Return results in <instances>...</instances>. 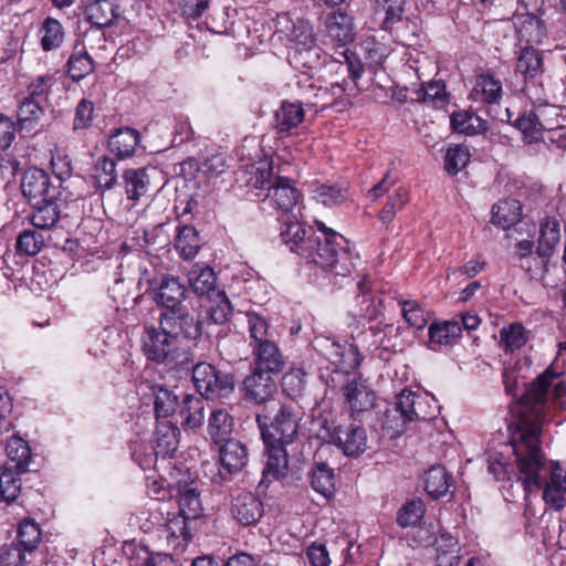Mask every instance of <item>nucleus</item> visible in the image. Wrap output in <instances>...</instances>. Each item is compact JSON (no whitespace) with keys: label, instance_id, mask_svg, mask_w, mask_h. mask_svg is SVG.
Here are the masks:
<instances>
[{"label":"nucleus","instance_id":"obj_1","mask_svg":"<svg viewBox=\"0 0 566 566\" xmlns=\"http://www.w3.org/2000/svg\"><path fill=\"white\" fill-rule=\"evenodd\" d=\"M281 238L290 250L335 276L349 277L358 271L360 258L347 245L345 238L317 222L318 233L300 223L296 216L280 219Z\"/></svg>","mask_w":566,"mask_h":566},{"label":"nucleus","instance_id":"obj_2","mask_svg":"<svg viewBox=\"0 0 566 566\" xmlns=\"http://www.w3.org/2000/svg\"><path fill=\"white\" fill-rule=\"evenodd\" d=\"M558 377L559 373L548 367L533 381V486L543 490L545 504L555 511H560L566 505V468L557 461L548 460L538 447L537 422L543 420L535 403L546 399L551 386L555 399L566 394V385L557 380Z\"/></svg>","mask_w":566,"mask_h":566},{"label":"nucleus","instance_id":"obj_3","mask_svg":"<svg viewBox=\"0 0 566 566\" xmlns=\"http://www.w3.org/2000/svg\"><path fill=\"white\" fill-rule=\"evenodd\" d=\"M516 370L503 374L505 390L514 398L509 423L510 444L516 462V484L524 491L525 500L531 493V384L520 382Z\"/></svg>","mask_w":566,"mask_h":566},{"label":"nucleus","instance_id":"obj_4","mask_svg":"<svg viewBox=\"0 0 566 566\" xmlns=\"http://www.w3.org/2000/svg\"><path fill=\"white\" fill-rule=\"evenodd\" d=\"M302 419L301 408L285 403H279L273 416L265 412L256 415L255 420L268 454L263 470L265 476L280 479L285 474L289 462L286 446L297 439Z\"/></svg>","mask_w":566,"mask_h":566},{"label":"nucleus","instance_id":"obj_5","mask_svg":"<svg viewBox=\"0 0 566 566\" xmlns=\"http://www.w3.org/2000/svg\"><path fill=\"white\" fill-rule=\"evenodd\" d=\"M274 35L286 41L287 61L295 67L316 69L321 65V49L308 20L290 12L277 13L273 20Z\"/></svg>","mask_w":566,"mask_h":566},{"label":"nucleus","instance_id":"obj_6","mask_svg":"<svg viewBox=\"0 0 566 566\" xmlns=\"http://www.w3.org/2000/svg\"><path fill=\"white\" fill-rule=\"evenodd\" d=\"M249 346L255 363V368L268 373L279 374L285 367V357L277 343L273 339V332L268 321L255 312L245 313Z\"/></svg>","mask_w":566,"mask_h":566},{"label":"nucleus","instance_id":"obj_7","mask_svg":"<svg viewBox=\"0 0 566 566\" xmlns=\"http://www.w3.org/2000/svg\"><path fill=\"white\" fill-rule=\"evenodd\" d=\"M142 349L148 360L156 364H177L180 339L159 324L146 326L142 335Z\"/></svg>","mask_w":566,"mask_h":566},{"label":"nucleus","instance_id":"obj_8","mask_svg":"<svg viewBox=\"0 0 566 566\" xmlns=\"http://www.w3.org/2000/svg\"><path fill=\"white\" fill-rule=\"evenodd\" d=\"M61 186V176L52 179L45 170L35 167L27 169L21 180L22 193L30 205H39L49 198L59 199Z\"/></svg>","mask_w":566,"mask_h":566},{"label":"nucleus","instance_id":"obj_9","mask_svg":"<svg viewBox=\"0 0 566 566\" xmlns=\"http://www.w3.org/2000/svg\"><path fill=\"white\" fill-rule=\"evenodd\" d=\"M158 323L165 331L180 339H197L202 334V324L198 316L189 312L182 304L175 308L163 311L159 314Z\"/></svg>","mask_w":566,"mask_h":566},{"label":"nucleus","instance_id":"obj_10","mask_svg":"<svg viewBox=\"0 0 566 566\" xmlns=\"http://www.w3.org/2000/svg\"><path fill=\"white\" fill-rule=\"evenodd\" d=\"M83 17L94 29H109L125 19V8L120 0H87Z\"/></svg>","mask_w":566,"mask_h":566},{"label":"nucleus","instance_id":"obj_11","mask_svg":"<svg viewBox=\"0 0 566 566\" xmlns=\"http://www.w3.org/2000/svg\"><path fill=\"white\" fill-rule=\"evenodd\" d=\"M300 196L293 180L277 176L273 185L268 188L265 199L270 206L282 212L281 219H284L287 216H294L293 211L297 208Z\"/></svg>","mask_w":566,"mask_h":566},{"label":"nucleus","instance_id":"obj_12","mask_svg":"<svg viewBox=\"0 0 566 566\" xmlns=\"http://www.w3.org/2000/svg\"><path fill=\"white\" fill-rule=\"evenodd\" d=\"M151 300L164 311L182 305L187 295V287L179 277L163 276L158 282L153 283L149 289Z\"/></svg>","mask_w":566,"mask_h":566},{"label":"nucleus","instance_id":"obj_13","mask_svg":"<svg viewBox=\"0 0 566 566\" xmlns=\"http://www.w3.org/2000/svg\"><path fill=\"white\" fill-rule=\"evenodd\" d=\"M263 503L252 492L237 491L231 496V516L241 525H255L263 515Z\"/></svg>","mask_w":566,"mask_h":566},{"label":"nucleus","instance_id":"obj_14","mask_svg":"<svg viewBox=\"0 0 566 566\" xmlns=\"http://www.w3.org/2000/svg\"><path fill=\"white\" fill-rule=\"evenodd\" d=\"M331 441L348 457H357L367 449L365 429L354 423L335 427L331 433Z\"/></svg>","mask_w":566,"mask_h":566},{"label":"nucleus","instance_id":"obj_15","mask_svg":"<svg viewBox=\"0 0 566 566\" xmlns=\"http://www.w3.org/2000/svg\"><path fill=\"white\" fill-rule=\"evenodd\" d=\"M271 374L261 368L252 369L243 380L244 396L248 400L261 405L272 398L276 392V382Z\"/></svg>","mask_w":566,"mask_h":566},{"label":"nucleus","instance_id":"obj_16","mask_svg":"<svg viewBox=\"0 0 566 566\" xmlns=\"http://www.w3.org/2000/svg\"><path fill=\"white\" fill-rule=\"evenodd\" d=\"M545 111L537 109L533 112V143L543 142L555 145L557 149H566V128L562 126H552L551 120L545 118Z\"/></svg>","mask_w":566,"mask_h":566},{"label":"nucleus","instance_id":"obj_17","mask_svg":"<svg viewBox=\"0 0 566 566\" xmlns=\"http://www.w3.org/2000/svg\"><path fill=\"white\" fill-rule=\"evenodd\" d=\"M343 392L353 413L368 411L375 405V392L360 377L347 380L343 387Z\"/></svg>","mask_w":566,"mask_h":566},{"label":"nucleus","instance_id":"obj_18","mask_svg":"<svg viewBox=\"0 0 566 566\" xmlns=\"http://www.w3.org/2000/svg\"><path fill=\"white\" fill-rule=\"evenodd\" d=\"M327 38L336 45H346L355 38L353 18L342 10L333 11L324 21Z\"/></svg>","mask_w":566,"mask_h":566},{"label":"nucleus","instance_id":"obj_19","mask_svg":"<svg viewBox=\"0 0 566 566\" xmlns=\"http://www.w3.org/2000/svg\"><path fill=\"white\" fill-rule=\"evenodd\" d=\"M220 464L230 474L243 470L248 463L249 453L244 443L237 439H230L220 443Z\"/></svg>","mask_w":566,"mask_h":566},{"label":"nucleus","instance_id":"obj_20","mask_svg":"<svg viewBox=\"0 0 566 566\" xmlns=\"http://www.w3.org/2000/svg\"><path fill=\"white\" fill-rule=\"evenodd\" d=\"M328 359L335 366L336 374L349 375L360 366L363 356L355 344L332 343Z\"/></svg>","mask_w":566,"mask_h":566},{"label":"nucleus","instance_id":"obj_21","mask_svg":"<svg viewBox=\"0 0 566 566\" xmlns=\"http://www.w3.org/2000/svg\"><path fill=\"white\" fill-rule=\"evenodd\" d=\"M296 85L301 104L323 109L333 103L328 88L316 85L306 73L298 77Z\"/></svg>","mask_w":566,"mask_h":566},{"label":"nucleus","instance_id":"obj_22","mask_svg":"<svg viewBox=\"0 0 566 566\" xmlns=\"http://www.w3.org/2000/svg\"><path fill=\"white\" fill-rule=\"evenodd\" d=\"M234 428V419L224 408L211 411L208 418L207 432L214 444L230 440Z\"/></svg>","mask_w":566,"mask_h":566},{"label":"nucleus","instance_id":"obj_23","mask_svg":"<svg viewBox=\"0 0 566 566\" xmlns=\"http://www.w3.org/2000/svg\"><path fill=\"white\" fill-rule=\"evenodd\" d=\"M150 170L155 171V168H150ZM123 181L127 199L136 202L149 190V169L146 167L126 169L123 174Z\"/></svg>","mask_w":566,"mask_h":566},{"label":"nucleus","instance_id":"obj_24","mask_svg":"<svg viewBox=\"0 0 566 566\" xmlns=\"http://www.w3.org/2000/svg\"><path fill=\"white\" fill-rule=\"evenodd\" d=\"M502 83L492 74L483 73L476 76L470 96L481 103L497 104L502 98Z\"/></svg>","mask_w":566,"mask_h":566},{"label":"nucleus","instance_id":"obj_25","mask_svg":"<svg viewBox=\"0 0 566 566\" xmlns=\"http://www.w3.org/2000/svg\"><path fill=\"white\" fill-rule=\"evenodd\" d=\"M180 430L170 421H158L155 431V453L170 457L178 449Z\"/></svg>","mask_w":566,"mask_h":566},{"label":"nucleus","instance_id":"obj_26","mask_svg":"<svg viewBox=\"0 0 566 566\" xmlns=\"http://www.w3.org/2000/svg\"><path fill=\"white\" fill-rule=\"evenodd\" d=\"M429 347L433 350L442 346H451L461 336V325L458 321L432 323L429 327Z\"/></svg>","mask_w":566,"mask_h":566},{"label":"nucleus","instance_id":"obj_27","mask_svg":"<svg viewBox=\"0 0 566 566\" xmlns=\"http://www.w3.org/2000/svg\"><path fill=\"white\" fill-rule=\"evenodd\" d=\"M45 115L42 102L32 97H23L18 106V125L21 130H39L40 122Z\"/></svg>","mask_w":566,"mask_h":566},{"label":"nucleus","instance_id":"obj_28","mask_svg":"<svg viewBox=\"0 0 566 566\" xmlns=\"http://www.w3.org/2000/svg\"><path fill=\"white\" fill-rule=\"evenodd\" d=\"M138 130L125 127L117 129L108 138V149L118 158H127L134 155L139 144Z\"/></svg>","mask_w":566,"mask_h":566},{"label":"nucleus","instance_id":"obj_29","mask_svg":"<svg viewBox=\"0 0 566 566\" xmlns=\"http://www.w3.org/2000/svg\"><path fill=\"white\" fill-rule=\"evenodd\" d=\"M206 402L201 397L186 394L182 398L179 415L181 424L187 429H197L203 424Z\"/></svg>","mask_w":566,"mask_h":566},{"label":"nucleus","instance_id":"obj_30","mask_svg":"<svg viewBox=\"0 0 566 566\" xmlns=\"http://www.w3.org/2000/svg\"><path fill=\"white\" fill-rule=\"evenodd\" d=\"M216 274L208 265L195 264L188 272V283L198 295L208 297L217 293Z\"/></svg>","mask_w":566,"mask_h":566},{"label":"nucleus","instance_id":"obj_31","mask_svg":"<svg viewBox=\"0 0 566 566\" xmlns=\"http://www.w3.org/2000/svg\"><path fill=\"white\" fill-rule=\"evenodd\" d=\"M559 240V222L554 218H546L539 226V237L536 249L538 258H551Z\"/></svg>","mask_w":566,"mask_h":566},{"label":"nucleus","instance_id":"obj_32","mask_svg":"<svg viewBox=\"0 0 566 566\" xmlns=\"http://www.w3.org/2000/svg\"><path fill=\"white\" fill-rule=\"evenodd\" d=\"M426 491L434 500L446 496L453 486V479L442 465L431 467L426 472Z\"/></svg>","mask_w":566,"mask_h":566},{"label":"nucleus","instance_id":"obj_33","mask_svg":"<svg viewBox=\"0 0 566 566\" xmlns=\"http://www.w3.org/2000/svg\"><path fill=\"white\" fill-rule=\"evenodd\" d=\"M8 461L3 467H11L18 472H27L31 460V449L20 437H12L6 446Z\"/></svg>","mask_w":566,"mask_h":566},{"label":"nucleus","instance_id":"obj_34","mask_svg":"<svg viewBox=\"0 0 566 566\" xmlns=\"http://www.w3.org/2000/svg\"><path fill=\"white\" fill-rule=\"evenodd\" d=\"M59 199H45L39 205L32 206V214L30 216L31 223L38 229H51L56 224L60 219Z\"/></svg>","mask_w":566,"mask_h":566},{"label":"nucleus","instance_id":"obj_35","mask_svg":"<svg viewBox=\"0 0 566 566\" xmlns=\"http://www.w3.org/2000/svg\"><path fill=\"white\" fill-rule=\"evenodd\" d=\"M247 186L253 189H266L273 185V166L271 161L262 160L258 164L247 166L242 170Z\"/></svg>","mask_w":566,"mask_h":566},{"label":"nucleus","instance_id":"obj_36","mask_svg":"<svg viewBox=\"0 0 566 566\" xmlns=\"http://www.w3.org/2000/svg\"><path fill=\"white\" fill-rule=\"evenodd\" d=\"M450 120L454 132L469 136L485 133L489 128L486 120L467 111L454 112Z\"/></svg>","mask_w":566,"mask_h":566},{"label":"nucleus","instance_id":"obj_37","mask_svg":"<svg viewBox=\"0 0 566 566\" xmlns=\"http://www.w3.org/2000/svg\"><path fill=\"white\" fill-rule=\"evenodd\" d=\"M522 205L516 199H506L492 207V222L503 229L521 220Z\"/></svg>","mask_w":566,"mask_h":566},{"label":"nucleus","instance_id":"obj_38","mask_svg":"<svg viewBox=\"0 0 566 566\" xmlns=\"http://www.w3.org/2000/svg\"><path fill=\"white\" fill-rule=\"evenodd\" d=\"M304 118L302 104L284 102L275 112V127L280 133L296 128Z\"/></svg>","mask_w":566,"mask_h":566},{"label":"nucleus","instance_id":"obj_39","mask_svg":"<svg viewBox=\"0 0 566 566\" xmlns=\"http://www.w3.org/2000/svg\"><path fill=\"white\" fill-rule=\"evenodd\" d=\"M211 382L202 396L206 399H229L234 394L237 379L231 371L220 369Z\"/></svg>","mask_w":566,"mask_h":566},{"label":"nucleus","instance_id":"obj_40","mask_svg":"<svg viewBox=\"0 0 566 566\" xmlns=\"http://www.w3.org/2000/svg\"><path fill=\"white\" fill-rule=\"evenodd\" d=\"M357 287L359 290L361 300L358 303V308L355 313L356 316H359L368 322L376 321L381 315V301H376L373 295L368 293V286L366 284V275H363L360 280L357 282Z\"/></svg>","mask_w":566,"mask_h":566},{"label":"nucleus","instance_id":"obj_41","mask_svg":"<svg viewBox=\"0 0 566 566\" xmlns=\"http://www.w3.org/2000/svg\"><path fill=\"white\" fill-rule=\"evenodd\" d=\"M94 69V61L86 52L84 46L80 50H75L70 55L66 63V72L74 82L83 80L90 75Z\"/></svg>","mask_w":566,"mask_h":566},{"label":"nucleus","instance_id":"obj_42","mask_svg":"<svg viewBox=\"0 0 566 566\" xmlns=\"http://www.w3.org/2000/svg\"><path fill=\"white\" fill-rule=\"evenodd\" d=\"M446 87L444 84L438 81L422 84L419 88L411 92L409 97L410 102L430 104L438 107L444 104Z\"/></svg>","mask_w":566,"mask_h":566},{"label":"nucleus","instance_id":"obj_43","mask_svg":"<svg viewBox=\"0 0 566 566\" xmlns=\"http://www.w3.org/2000/svg\"><path fill=\"white\" fill-rule=\"evenodd\" d=\"M527 331L521 323H512L500 331L499 345L505 353H514L526 344Z\"/></svg>","mask_w":566,"mask_h":566},{"label":"nucleus","instance_id":"obj_44","mask_svg":"<svg viewBox=\"0 0 566 566\" xmlns=\"http://www.w3.org/2000/svg\"><path fill=\"white\" fill-rule=\"evenodd\" d=\"M175 249L186 260L196 256L200 249V241L198 232L192 226H184L179 229L175 240Z\"/></svg>","mask_w":566,"mask_h":566},{"label":"nucleus","instance_id":"obj_45","mask_svg":"<svg viewBox=\"0 0 566 566\" xmlns=\"http://www.w3.org/2000/svg\"><path fill=\"white\" fill-rule=\"evenodd\" d=\"M311 485L323 496H331L335 489L333 469L325 463H316L311 472Z\"/></svg>","mask_w":566,"mask_h":566},{"label":"nucleus","instance_id":"obj_46","mask_svg":"<svg viewBox=\"0 0 566 566\" xmlns=\"http://www.w3.org/2000/svg\"><path fill=\"white\" fill-rule=\"evenodd\" d=\"M199 491L193 485H185L179 491V513L186 518L195 520L202 514Z\"/></svg>","mask_w":566,"mask_h":566},{"label":"nucleus","instance_id":"obj_47","mask_svg":"<svg viewBox=\"0 0 566 566\" xmlns=\"http://www.w3.org/2000/svg\"><path fill=\"white\" fill-rule=\"evenodd\" d=\"M94 178L97 189H112L117 182L116 164L108 157L99 158L94 165Z\"/></svg>","mask_w":566,"mask_h":566},{"label":"nucleus","instance_id":"obj_48","mask_svg":"<svg viewBox=\"0 0 566 566\" xmlns=\"http://www.w3.org/2000/svg\"><path fill=\"white\" fill-rule=\"evenodd\" d=\"M506 238L514 242V247L520 252V258H525L531 253V224L526 219H521L511 228L506 229Z\"/></svg>","mask_w":566,"mask_h":566},{"label":"nucleus","instance_id":"obj_49","mask_svg":"<svg viewBox=\"0 0 566 566\" xmlns=\"http://www.w3.org/2000/svg\"><path fill=\"white\" fill-rule=\"evenodd\" d=\"M232 305L223 291L209 296L208 317L214 324L226 323L232 315Z\"/></svg>","mask_w":566,"mask_h":566},{"label":"nucleus","instance_id":"obj_50","mask_svg":"<svg viewBox=\"0 0 566 566\" xmlns=\"http://www.w3.org/2000/svg\"><path fill=\"white\" fill-rule=\"evenodd\" d=\"M41 32V46L44 51L57 49L64 41V29L56 19L46 18L42 23Z\"/></svg>","mask_w":566,"mask_h":566},{"label":"nucleus","instance_id":"obj_51","mask_svg":"<svg viewBox=\"0 0 566 566\" xmlns=\"http://www.w3.org/2000/svg\"><path fill=\"white\" fill-rule=\"evenodd\" d=\"M23 472H18L11 467H3L0 471V495L7 502H13L21 490L19 475Z\"/></svg>","mask_w":566,"mask_h":566},{"label":"nucleus","instance_id":"obj_52","mask_svg":"<svg viewBox=\"0 0 566 566\" xmlns=\"http://www.w3.org/2000/svg\"><path fill=\"white\" fill-rule=\"evenodd\" d=\"M41 541V530L39 525L32 521H23L18 528L17 546L32 554L39 546Z\"/></svg>","mask_w":566,"mask_h":566},{"label":"nucleus","instance_id":"obj_53","mask_svg":"<svg viewBox=\"0 0 566 566\" xmlns=\"http://www.w3.org/2000/svg\"><path fill=\"white\" fill-rule=\"evenodd\" d=\"M470 158L471 154L467 145H452L447 150L444 168L450 175H457L469 164Z\"/></svg>","mask_w":566,"mask_h":566},{"label":"nucleus","instance_id":"obj_54","mask_svg":"<svg viewBox=\"0 0 566 566\" xmlns=\"http://www.w3.org/2000/svg\"><path fill=\"white\" fill-rule=\"evenodd\" d=\"M154 405L157 418H167L175 412L178 405L177 395L161 386L154 389Z\"/></svg>","mask_w":566,"mask_h":566},{"label":"nucleus","instance_id":"obj_55","mask_svg":"<svg viewBox=\"0 0 566 566\" xmlns=\"http://www.w3.org/2000/svg\"><path fill=\"white\" fill-rule=\"evenodd\" d=\"M408 201L409 196L407 190L402 187L396 189L379 211V220L386 226L389 224L395 219L396 213L402 210Z\"/></svg>","mask_w":566,"mask_h":566},{"label":"nucleus","instance_id":"obj_56","mask_svg":"<svg viewBox=\"0 0 566 566\" xmlns=\"http://www.w3.org/2000/svg\"><path fill=\"white\" fill-rule=\"evenodd\" d=\"M424 504L421 500L407 502L398 511L397 522L402 527L416 526L424 515Z\"/></svg>","mask_w":566,"mask_h":566},{"label":"nucleus","instance_id":"obj_57","mask_svg":"<svg viewBox=\"0 0 566 566\" xmlns=\"http://www.w3.org/2000/svg\"><path fill=\"white\" fill-rule=\"evenodd\" d=\"M306 387V373L298 367L291 368L282 378V389L291 398L300 396Z\"/></svg>","mask_w":566,"mask_h":566},{"label":"nucleus","instance_id":"obj_58","mask_svg":"<svg viewBox=\"0 0 566 566\" xmlns=\"http://www.w3.org/2000/svg\"><path fill=\"white\" fill-rule=\"evenodd\" d=\"M220 369L209 363L200 361L192 366V381L202 397L208 387L211 386L213 377Z\"/></svg>","mask_w":566,"mask_h":566},{"label":"nucleus","instance_id":"obj_59","mask_svg":"<svg viewBox=\"0 0 566 566\" xmlns=\"http://www.w3.org/2000/svg\"><path fill=\"white\" fill-rule=\"evenodd\" d=\"M44 247V238L34 230H24L17 239V251L27 255H35Z\"/></svg>","mask_w":566,"mask_h":566},{"label":"nucleus","instance_id":"obj_60","mask_svg":"<svg viewBox=\"0 0 566 566\" xmlns=\"http://www.w3.org/2000/svg\"><path fill=\"white\" fill-rule=\"evenodd\" d=\"M314 198L324 206H335L347 199V190L336 186L318 185Z\"/></svg>","mask_w":566,"mask_h":566},{"label":"nucleus","instance_id":"obj_61","mask_svg":"<svg viewBox=\"0 0 566 566\" xmlns=\"http://www.w3.org/2000/svg\"><path fill=\"white\" fill-rule=\"evenodd\" d=\"M55 83L54 74L46 73L43 75H38L28 84L27 91L28 96L33 99L46 101L48 95L50 94L51 87Z\"/></svg>","mask_w":566,"mask_h":566},{"label":"nucleus","instance_id":"obj_62","mask_svg":"<svg viewBox=\"0 0 566 566\" xmlns=\"http://www.w3.org/2000/svg\"><path fill=\"white\" fill-rule=\"evenodd\" d=\"M376 2L382 7L386 14L382 21L385 30H390L394 24L401 21L406 0H376Z\"/></svg>","mask_w":566,"mask_h":566},{"label":"nucleus","instance_id":"obj_63","mask_svg":"<svg viewBox=\"0 0 566 566\" xmlns=\"http://www.w3.org/2000/svg\"><path fill=\"white\" fill-rule=\"evenodd\" d=\"M187 520L185 515L178 513L168 518L164 525V532L169 542L178 541L180 538L188 539L189 533L187 527Z\"/></svg>","mask_w":566,"mask_h":566},{"label":"nucleus","instance_id":"obj_64","mask_svg":"<svg viewBox=\"0 0 566 566\" xmlns=\"http://www.w3.org/2000/svg\"><path fill=\"white\" fill-rule=\"evenodd\" d=\"M30 554L14 543L6 545L0 552V566H25Z\"/></svg>","mask_w":566,"mask_h":566}]
</instances>
